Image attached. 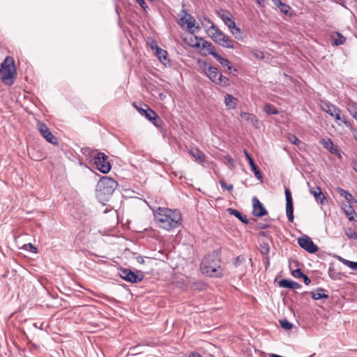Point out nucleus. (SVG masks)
Listing matches in <instances>:
<instances>
[{"label":"nucleus","mask_w":357,"mask_h":357,"mask_svg":"<svg viewBox=\"0 0 357 357\" xmlns=\"http://www.w3.org/2000/svg\"><path fill=\"white\" fill-rule=\"evenodd\" d=\"M181 12L183 13V15L181 17V22H179L180 26H183L186 24L189 32L193 33L194 28H195V18L191 15L187 13L185 10H182Z\"/></svg>","instance_id":"obj_13"},{"label":"nucleus","mask_w":357,"mask_h":357,"mask_svg":"<svg viewBox=\"0 0 357 357\" xmlns=\"http://www.w3.org/2000/svg\"><path fill=\"white\" fill-rule=\"evenodd\" d=\"M302 278L306 285H309L310 284L311 280L306 275L304 274V277H302Z\"/></svg>","instance_id":"obj_49"},{"label":"nucleus","mask_w":357,"mask_h":357,"mask_svg":"<svg viewBox=\"0 0 357 357\" xmlns=\"http://www.w3.org/2000/svg\"><path fill=\"white\" fill-rule=\"evenodd\" d=\"M345 235L351 239H357V232L351 227L345 230Z\"/></svg>","instance_id":"obj_36"},{"label":"nucleus","mask_w":357,"mask_h":357,"mask_svg":"<svg viewBox=\"0 0 357 357\" xmlns=\"http://www.w3.org/2000/svg\"><path fill=\"white\" fill-rule=\"evenodd\" d=\"M201 268L203 273L210 277L218 278L222 275L220 261L216 258L215 253L208 254L204 257Z\"/></svg>","instance_id":"obj_2"},{"label":"nucleus","mask_w":357,"mask_h":357,"mask_svg":"<svg viewBox=\"0 0 357 357\" xmlns=\"http://www.w3.org/2000/svg\"><path fill=\"white\" fill-rule=\"evenodd\" d=\"M1 80L7 86H11L17 76V70L13 57L7 56L1 64Z\"/></svg>","instance_id":"obj_3"},{"label":"nucleus","mask_w":357,"mask_h":357,"mask_svg":"<svg viewBox=\"0 0 357 357\" xmlns=\"http://www.w3.org/2000/svg\"><path fill=\"white\" fill-rule=\"evenodd\" d=\"M225 103L228 109H235L237 105V99L231 94H226Z\"/></svg>","instance_id":"obj_23"},{"label":"nucleus","mask_w":357,"mask_h":357,"mask_svg":"<svg viewBox=\"0 0 357 357\" xmlns=\"http://www.w3.org/2000/svg\"><path fill=\"white\" fill-rule=\"evenodd\" d=\"M285 198H286V214L289 222H293L294 217V204L291 197V191L289 188H286L284 190Z\"/></svg>","instance_id":"obj_11"},{"label":"nucleus","mask_w":357,"mask_h":357,"mask_svg":"<svg viewBox=\"0 0 357 357\" xmlns=\"http://www.w3.org/2000/svg\"><path fill=\"white\" fill-rule=\"evenodd\" d=\"M310 192L311 195H312L316 201L321 204H323L326 200V198L321 192V188L319 186H315L314 188H311L310 189Z\"/></svg>","instance_id":"obj_17"},{"label":"nucleus","mask_w":357,"mask_h":357,"mask_svg":"<svg viewBox=\"0 0 357 357\" xmlns=\"http://www.w3.org/2000/svg\"><path fill=\"white\" fill-rule=\"evenodd\" d=\"M276 6L280 8L281 12H282L284 14H287L291 8L288 5L282 3L281 1L280 3H278Z\"/></svg>","instance_id":"obj_39"},{"label":"nucleus","mask_w":357,"mask_h":357,"mask_svg":"<svg viewBox=\"0 0 357 357\" xmlns=\"http://www.w3.org/2000/svg\"><path fill=\"white\" fill-rule=\"evenodd\" d=\"M310 294L314 300L328 298L329 297L328 294H326V290L323 288H319L315 291L310 292Z\"/></svg>","instance_id":"obj_24"},{"label":"nucleus","mask_w":357,"mask_h":357,"mask_svg":"<svg viewBox=\"0 0 357 357\" xmlns=\"http://www.w3.org/2000/svg\"><path fill=\"white\" fill-rule=\"evenodd\" d=\"M96 167L102 173L107 174L111 169V165L108 161V156L104 153L98 152L93 157Z\"/></svg>","instance_id":"obj_6"},{"label":"nucleus","mask_w":357,"mask_h":357,"mask_svg":"<svg viewBox=\"0 0 357 357\" xmlns=\"http://www.w3.org/2000/svg\"><path fill=\"white\" fill-rule=\"evenodd\" d=\"M205 20L211 24L208 32L213 41L222 47L233 49L234 45L232 40L220 31L209 19H205Z\"/></svg>","instance_id":"obj_5"},{"label":"nucleus","mask_w":357,"mask_h":357,"mask_svg":"<svg viewBox=\"0 0 357 357\" xmlns=\"http://www.w3.org/2000/svg\"><path fill=\"white\" fill-rule=\"evenodd\" d=\"M321 144L322 145L324 146V148H326V149H328L331 151V152H333L332 149H333V143L332 142V140L329 138L328 139H323L321 140Z\"/></svg>","instance_id":"obj_35"},{"label":"nucleus","mask_w":357,"mask_h":357,"mask_svg":"<svg viewBox=\"0 0 357 357\" xmlns=\"http://www.w3.org/2000/svg\"><path fill=\"white\" fill-rule=\"evenodd\" d=\"M354 169L357 172V162L354 165Z\"/></svg>","instance_id":"obj_59"},{"label":"nucleus","mask_w":357,"mask_h":357,"mask_svg":"<svg viewBox=\"0 0 357 357\" xmlns=\"http://www.w3.org/2000/svg\"><path fill=\"white\" fill-rule=\"evenodd\" d=\"M153 215L158 226L165 230L170 231L181 225V214L177 210L159 207Z\"/></svg>","instance_id":"obj_1"},{"label":"nucleus","mask_w":357,"mask_h":357,"mask_svg":"<svg viewBox=\"0 0 357 357\" xmlns=\"http://www.w3.org/2000/svg\"><path fill=\"white\" fill-rule=\"evenodd\" d=\"M342 209L350 221L355 220V218L357 216V215L352 206L347 204H343Z\"/></svg>","instance_id":"obj_20"},{"label":"nucleus","mask_w":357,"mask_h":357,"mask_svg":"<svg viewBox=\"0 0 357 357\" xmlns=\"http://www.w3.org/2000/svg\"><path fill=\"white\" fill-rule=\"evenodd\" d=\"M215 59L220 62V63L223 66L226 67L227 71L231 73V70L233 69V66L231 63V62L223 57H222L220 54L215 56Z\"/></svg>","instance_id":"obj_29"},{"label":"nucleus","mask_w":357,"mask_h":357,"mask_svg":"<svg viewBox=\"0 0 357 357\" xmlns=\"http://www.w3.org/2000/svg\"><path fill=\"white\" fill-rule=\"evenodd\" d=\"M29 245H30V248H31V250L33 252L36 253L37 252L36 248L32 244H29Z\"/></svg>","instance_id":"obj_55"},{"label":"nucleus","mask_w":357,"mask_h":357,"mask_svg":"<svg viewBox=\"0 0 357 357\" xmlns=\"http://www.w3.org/2000/svg\"><path fill=\"white\" fill-rule=\"evenodd\" d=\"M244 261H245V257L243 255H239L234 259V265L235 267H238Z\"/></svg>","instance_id":"obj_41"},{"label":"nucleus","mask_w":357,"mask_h":357,"mask_svg":"<svg viewBox=\"0 0 357 357\" xmlns=\"http://www.w3.org/2000/svg\"><path fill=\"white\" fill-rule=\"evenodd\" d=\"M291 274L296 278H301L304 277V273L300 268L292 271Z\"/></svg>","instance_id":"obj_43"},{"label":"nucleus","mask_w":357,"mask_h":357,"mask_svg":"<svg viewBox=\"0 0 357 357\" xmlns=\"http://www.w3.org/2000/svg\"><path fill=\"white\" fill-rule=\"evenodd\" d=\"M280 326L287 330H290L293 328V324L289 322L287 319H280Z\"/></svg>","instance_id":"obj_40"},{"label":"nucleus","mask_w":357,"mask_h":357,"mask_svg":"<svg viewBox=\"0 0 357 357\" xmlns=\"http://www.w3.org/2000/svg\"><path fill=\"white\" fill-rule=\"evenodd\" d=\"M155 54L158 56L159 60L162 62H164L167 60V51L160 48L159 47L156 48Z\"/></svg>","instance_id":"obj_32"},{"label":"nucleus","mask_w":357,"mask_h":357,"mask_svg":"<svg viewBox=\"0 0 357 357\" xmlns=\"http://www.w3.org/2000/svg\"><path fill=\"white\" fill-rule=\"evenodd\" d=\"M219 183H220V184L221 187H222L223 189L227 190H228V191H231V190H233V188H234V187H233V185H231V184L228 185V184H227V183H226V182H225V181H224L223 180H220V181H219Z\"/></svg>","instance_id":"obj_42"},{"label":"nucleus","mask_w":357,"mask_h":357,"mask_svg":"<svg viewBox=\"0 0 357 357\" xmlns=\"http://www.w3.org/2000/svg\"><path fill=\"white\" fill-rule=\"evenodd\" d=\"M252 214L256 217H262L267 214V211L257 197L252 199Z\"/></svg>","instance_id":"obj_14"},{"label":"nucleus","mask_w":357,"mask_h":357,"mask_svg":"<svg viewBox=\"0 0 357 357\" xmlns=\"http://www.w3.org/2000/svg\"><path fill=\"white\" fill-rule=\"evenodd\" d=\"M215 83L220 86H226L229 85V79L220 73Z\"/></svg>","instance_id":"obj_33"},{"label":"nucleus","mask_w":357,"mask_h":357,"mask_svg":"<svg viewBox=\"0 0 357 357\" xmlns=\"http://www.w3.org/2000/svg\"><path fill=\"white\" fill-rule=\"evenodd\" d=\"M278 284L280 287H285L291 289H296L301 287V285L299 283L287 279L281 280L279 281Z\"/></svg>","instance_id":"obj_18"},{"label":"nucleus","mask_w":357,"mask_h":357,"mask_svg":"<svg viewBox=\"0 0 357 357\" xmlns=\"http://www.w3.org/2000/svg\"><path fill=\"white\" fill-rule=\"evenodd\" d=\"M260 235L263 236H266V233L264 231H261V232H260Z\"/></svg>","instance_id":"obj_60"},{"label":"nucleus","mask_w":357,"mask_h":357,"mask_svg":"<svg viewBox=\"0 0 357 357\" xmlns=\"http://www.w3.org/2000/svg\"><path fill=\"white\" fill-rule=\"evenodd\" d=\"M339 260L344 265H346V262L349 261V260L345 259L341 257H339Z\"/></svg>","instance_id":"obj_52"},{"label":"nucleus","mask_w":357,"mask_h":357,"mask_svg":"<svg viewBox=\"0 0 357 357\" xmlns=\"http://www.w3.org/2000/svg\"><path fill=\"white\" fill-rule=\"evenodd\" d=\"M243 152H244V154H245L246 158L248 160V162H249V165H250V166L251 167L252 171L255 174V177L258 180L262 181V179H263L262 174L260 172V171L258 169L257 165H255V163L254 162V160L251 158V156L250 155V154H249V153L248 152L247 150H244Z\"/></svg>","instance_id":"obj_16"},{"label":"nucleus","mask_w":357,"mask_h":357,"mask_svg":"<svg viewBox=\"0 0 357 357\" xmlns=\"http://www.w3.org/2000/svg\"><path fill=\"white\" fill-rule=\"evenodd\" d=\"M150 121H151L153 123V124L157 128H160L162 125V119L159 117V116L156 113H155V116H154V119H151V120Z\"/></svg>","instance_id":"obj_38"},{"label":"nucleus","mask_w":357,"mask_h":357,"mask_svg":"<svg viewBox=\"0 0 357 357\" xmlns=\"http://www.w3.org/2000/svg\"><path fill=\"white\" fill-rule=\"evenodd\" d=\"M298 244L301 248L311 254L315 253L318 250V247L307 236H303L298 238Z\"/></svg>","instance_id":"obj_10"},{"label":"nucleus","mask_w":357,"mask_h":357,"mask_svg":"<svg viewBox=\"0 0 357 357\" xmlns=\"http://www.w3.org/2000/svg\"><path fill=\"white\" fill-rule=\"evenodd\" d=\"M289 141L291 143L296 144V145H297L300 143V140L295 135H291L289 137Z\"/></svg>","instance_id":"obj_45"},{"label":"nucleus","mask_w":357,"mask_h":357,"mask_svg":"<svg viewBox=\"0 0 357 357\" xmlns=\"http://www.w3.org/2000/svg\"><path fill=\"white\" fill-rule=\"evenodd\" d=\"M190 155L195 158V160L199 163H204L205 162L204 153L199 150L198 149H192L190 151Z\"/></svg>","instance_id":"obj_22"},{"label":"nucleus","mask_w":357,"mask_h":357,"mask_svg":"<svg viewBox=\"0 0 357 357\" xmlns=\"http://www.w3.org/2000/svg\"><path fill=\"white\" fill-rule=\"evenodd\" d=\"M219 17L222 20L224 23L231 29L232 34L240 33V29L236 27V23L232 18L231 13L227 10H220L218 13Z\"/></svg>","instance_id":"obj_8"},{"label":"nucleus","mask_w":357,"mask_h":357,"mask_svg":"<svg viewBox=\"0 0 357 357\" xmlns=\"http://www.w3.org/2000/svg\"><path fill=\"white\" fill-rule=\"evenodd\" d=\"M255 56L259 59H262L264 57V54L262 52H257L255 54Z\"/></svg>","instance_id":"obj_50"},{"label":"nucleus","mask_w":357,"mask_h":357,"mask_svg":"<svg viewBox=\"0 0 357 357\" xmlns=\"http://www.w3.org/2000/svg\"><path fill=\"white\" fill-rule=\"evenodd\" d=\"M329 277L333 280L337 279L339 273H336L333 268H329L328 269Z\"/></svg>","instance_id":"obj_44"},{"label":"nucleus","mask_w":357,"mask_h":357,"mask_svg":"<svg viewBox=\"0 0 357 357\" xmlns=\"http://www.w3.org/2000/svg\"><path fill=\"white\" fill-rule=\"evenodd\" d=\"M264 110L268 114H277L278 113L276 107L270 103H267L264 105Z\"/></svg>","instance_id":"obj_34"},{"label":"nucleus","mask_w":357,"mask_h":357,"mask_svg":"<svg viewBox=\"0 0 357 357\" xmlns=\"http://www.w3.org/2000/svg\"><path fill=\"white\" fill-rule=\"evenodd\" d=\"M337 192L340 195V196L345 198V199L349 202H356V201L354 200V197L351 193H349L347 190H343L342 188H337Z\"/></svg>","instance_id":"obj_31"},{"label":"nucleus","mask_w":357,"mask_h":357,"mask_svg":"<svg viewBox=\"0 0 357 357\" xmlns=\"http://www.w3.org/2000/svg\"><path fill=\"white\" fill-rule=\"evenodd\" d=\"M38 129L41 135L50 143L56 144L58 143L57 138L52 135L48 127L43 123H38Z\"/></svg>","instance_id":"obj_12"},{"label":"nucleus","mask_w":357,"mask_h":357,"mask_svg":"<svg viewBox=\"0 0 357 357\" xmlns=\"http://www.w3.org/2000/svg\"><path fill=\"white\" fill-rule=\"evenodd\" d=\"M195 43L191 45L194 47H201L202 50L204 51L202 54L205 56L207 54H211L215 59V56L219 54L215 52V47L212 45L211 43L204 40L202 38H199L197 36H195Z\"/></svg>","instance_id":"obj_7"},{"label":"nucleus","mask_w":357,"mask_h":357,"mask_svg":"<svg viewBox=\"0 0 357 357\" xmlns=\"http://www.w3.org/2000/svg\"><path fill=\"white\" fill-rule=\"evenodd\" d=\"M220 73L218 69L215 67L210 66L206 70V75L213 82L217 81Z\"/></svg>","instance_id":"obj_21"},{"label":"nucleus","mask_w":357,"mask_h":357,"mask_svg":"<svg viewBox=\"0 0 357 357\" xmlns=\"http://www.w3.org/2000/svg\"><path fill=\"white\" fill-rule=\"evenodd\" d=\"M189 357H202V356L198 354L193 353V354H190Z\"/></svg>","instance_id":"obj_56"},{"label":"nucleus","mask_w":357,"mask_h":357,"mask_svg":"<svg viewBox=\"0 0 357 357\" xmlns=\"http://www.w3.org/2000/svg\"><path fill=\"white\" fill-rule=\"evenodd\" d=\"M275 5L276 6L278 3H280L281 0H272Z\"/></svg>","instance_id":"obj_58"},{"label":"nucleus","mask_w":357,"mask_h":357,"mask_svg":"<svg viewBox=\"0 0 357 357\" xmlns=\"http://www.w3.org/2000/svg\"><path fill=\"white\" fill-rule=\"evenodd\" d=\"M332 117H333L335 119L336 123L339 126H342V125H344L347 128H349L350 130L353 129L352 123L349 121L347 120L345 115L342 114V111L340 108L334 114V115H333Z\"/></svg>","instance_id":"obj_15"},{"label":"nucleus","mask_w":357,"mask_h":357,"mask_svg":"<svg viewBox=\"0 0 357 357\" xmlns=\"http://www.w3.org/2000/svg\"><path fill=\"white\" fill-rule=\"evenodd\" d=\"M119 275L122 279L131 283L139 282L144 278V275L142 273H135L128 268L121 269L119 272Z\"/></svg>","instance_id":"obj_9"},{"label":"nucleus","mask_w":357,"mask_h":357,"mask_svg":"<svg viewBox=\"0 0 357 357\" xmlns=\"http://www.w3.org/2000/svg\"><path fill=\"white\" fill-rule=\"evenodd\" d=\"M117 185V182L113 178L102 176L96 185L97 197L102 199H107L112 195Z\"/></svg>","instance_id":"obj_4"},{"label":"nucleus","mask_w":357,"mask_h":357,"mask_svg":"<svg viewBox=\"0 0 357 357\" xmlns=\"http://www.w3.org/2000/svg\"><path fill=\"white\" fill-rule=\"evenodd\" d=\"M226 158L227 159V160H228V162H229V163H233L234 160H233V159H232L229 155H227V156L226 157Z\"/></svg>","instance_id":"obj_57"},{"label":"nucleus","mask_w":357,"mask_h":357,"mask_svg":"<svg viewBox=\"0 0 357 357\" xmlns=\"http://www.w3.org/2000/svg\"><path fill=\"white\" fill-rule=\"evenodd\" d=\"M145 107H146V109L141 108L140 109H138V110L140 111L141 114H144L148 120L151 121V119H154V116H155V112L147 105H145Z\"/></svg>","instance_id":"obj_30"},{"label":"nucleus","mask_w":357,"mask_h":357,"mask_svg":"<svg viewBox=\"0 0 357 357\" xmlns=\"http://www.w3.org/2000/svg\"><path fill=\"white\" fill-rule=\"evenodd\" d=\"M241 116L245 121L251 123L255 127H257V123H258V120L254 114L248 112H241Z\"/></svg>","instance_id":"obj_26"},{"label":"nucleus","mask_w":357,"mask_h":357,"mask_svg":"<svg viewBox=\"0 0 357 357\" xmlns=\"http://www.w3.org/2000/svg\"><path fill=\"white\" fill-rule=\"evenodd\" d=\"M331 38L333 41V44L335 45H342L346 41V38L338 32H335V33H333L331 36Z\"/></svg>","instance_id":"obj_27"},{"label":"nucleus","mask_w":357,"mask_h":357,"mask_svg":"<svg viewBox=\"0 0 357 357\" xmlns=\"http://www.w3.org/2000/svg\"><path fill=\"white\" fill-rule=\"evenodd\" d=\"M137 260L139 263L142 264L144 262V258L142 257H138Z\"/></svg>","instance_id":"obj_54"},{"label":"nucleus","mask_w":357,"mask_h":357,"mask_svg":"<svg viewBox=\"0 0 357 357\" xmlns=\"http://www.w3.org/2000/svg\"><path fill=\"white\" fill-rule=\"evenodd\" d=\"M228 211L229 212V213L231 215H233L235 217H236L243 223H244V224L248 223V220L247 217L245 215H242V213L240 211H238L236 209L231 208H228Z\"/></svg>","instance_id":"obj_28"},{"label":"nucleus","mask_w":357,"mask_h":357,"mask_svg":"<svg viewBox=\"0 0 357 357\" xmlns=\"http://www.w3.org/2000/svg\"><path fill=\"white\" fill-rule=\"evenodd\" d=\"M321 109L324 112L328 114L331 116H333L334 114L337 111L339 107L331 104L330 102L325 101L321 103Z\"/></svg>","instance_id":"obj_19"},{"label":"nucleus","mask_w":357,"mask_h":357,"mask_svg":"<svg viewBox=\"0 0 357 357\" xmlns=\"http://www.w3.org/2000/svg\"><path fill=\"white\" fill-rule=\"evenodd\" d=\"M258 227H259V229H266V228L268 227V225H266V224H260V225H259Z\"/></svg>","instance_id":"obj_53"},{"label":"nucleus","mask_w":357,"mask_h":357,"mask_svg":"<svg viewBox=\"0 0 357 357\" xmlns=\"http://www.w3.org/2000/svg\"><path fill=\"white\" fill-rule=\"evenodd\" d=\"M270 251V246L267 243H261L259 245V252L262 255H268Z\"/></svg>","instance_id":"obj_37"},{"label":"nucleus","mask_w":357,"mask_h":357,"mask_svg":"<svg viewBox=\"0 0 357 357\" xmlns=\"http://www.w3.org/2000/svg\"><path fill=\"white\" fill-rule=\"evenodd\" d=\"M346 108L349 114L353 116H357V102L351 100H348L346 102Z\"/></svg>","instance_id":"obj_25"},{"label":"nucleus","mask_w":357,"mask_h":357,"mask_svg":"<svg viewBox=\"0 0 357 357\" xmlns=\"http://www.w3.org/2000/svg\"><path fill=\"white\" fill-rule=\"evenodd\" d=\"M346 266L353 270L357 271V262L349 261L346 262Z\"/></svg>","instance_id":"obj_46"},{"label":"nucleus","mask_w":357,"mask_h":357,"mask_svg":"<svg viewBox=\"0 0 357 357\" xmlns=\"http://www.w3.org/2000/svg\"><path fill=\"white\" fill-rule=\"evenodd\" d=\"M150 47L153 50L155 51L156 48L158 47L157 42L152 40L151 43H150Z\"/></svg>","instance_id":"obj_48"},{"label":"nucleus","mask_w":357,"mask_h":357,"mask_svg":"<svg viewBox=\"0 0 357 357\" xmlns=\"http://www.w3.org/2000/svg\"><path fill=\"white\" fill-rule=\"evenodd\" d=\"M256 1L260 6H264V0H256Z\"/></svg>","instance_id":"obj_51"},{"label":"nucleus","mask_w":357,"mask_h":357,"mask_svg":"<svg viewBox=\"0 0 357 357\" xmlns=\"http://www.w3.org/2000/svg\"><path fill=\"white\" fill-rule=\"evenodd\" d=\"M139 5L142 7L143 10H146L148 6H146V3L144 0H135Z\"/></svg>","instance_id":"obj_47"}]
</instances>
